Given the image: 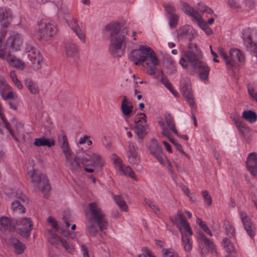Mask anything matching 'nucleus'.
Here are the masks:
<instances>
[{
    "label": "nucleus",
    "mask_w": 257,
    "mask_h": 257,
    "mask_svg": "<svg viewBox=\"0 0 257 257\" xmlns=\"http://www.w3.org/2000/svg\"><path fill=\"white\" fill-rule=\"evenodd\" d=\"M5 100L6 99H12L15 101H19L18 95L16 93L11 91H9L6 95L5 94H4V97H2Z\"/></svg>",
    "instance_id": "53"
},
{
    "label": "nucleus",
    "mask_w": 257,
    "mask_h": 257,
    "mask_svg": "<svg viewBox=\"0 0 257 257\" xmlns=\"http://www.w3.org/2000/svg\"><path fill=\"white\" fill-rule=\"evenodd\" d=\"M164 7L166 12L169 14L170 15L175 14V9L173 6L171 5L170 4H167L164 6Z\"/></svg>",
    "instance_id": "62"
},
{
    "label": "nucleus",
    "mask_w": 257,
    "mask_h": 257,
    "mask_svg": "<svg viewBox=\"0 0 257 257\" xmlns=\"http://www.w3.org/2000/svg\"><path fill=\"white\" fill-rule=\"evenodd\" d=\"M66 157V165L72 172H79L81 170L80 165L77 159L72 158V152Z\"/></svg>",
    "instance_id": "23"
},
{
    "label": "nucleus",
    "mask_w": 257,
    "mask_h": 257,
    "mask_svg": "<svg viewBox=\"0 0 257 257\" xmlns=\"http://www.w3.org/2000/svg\"><path fill=\"white\" fill-rule=\"evenodd\" d=\"M165 121H164L163 120H162L165 123L166 126H167L168 128L178 137H179V134L176 128L175 123L173 117L170 114H167L165 115Z\"/></svg>",
    "instance_id": "30"
},
{
    "label": "nucleus",
    "mask_w": 257,
    "mask_h": 257,
    "mask_svg": "<svg viewBox=\"0 0 257 257\" xmlns=\"http://www.w3.org/2000/svg\"><path fill=\"white\" fill-rule=\"evenodd\" d=\"M23 43L21 36L18 34H14L8 38L7 47L12 51H17L20 50Z\"/></svg>",
    "instance_id": "13"
},
{
    "label": "nucleus",
    "mask_w": 257,
    "mask_h": 257,
    "mask_svg": "<svg viewBox=\"0 0 257 257\" xmlns=\"http://www.w3.org/2000/svg\"><path fill=\"white\" fill-rule=\"evenodd\" d=\"M197 223L199 226L208 235L210 236H212V233L210 229L208 227L206 224L200 218H197Z\"/></svg>",
    "instance_id": "48"
},
{
    "label": "nucleus",
    "mask_w": 257,
    "mask_h": 257,
    "mask_svg": "<svg viewBox=\"0 0 257 257\" xmlns=\"http://www.w3.org/2000/svg\"><path fill=\"white\" fill-rule=\"evenodd\" d=\"M144 201L146 204H147L149 207L152 209L155 213H158L159 212V208L158 206H157L151 200L145 199Z\"/></svg>",
    "instance_id": "55"
},
{
    "label": "nucleus",
    "mask_w": 257,
    "mask_h": 257,
    "mask_svg": "<svg viewBox=\"0 0 257 257\" xmlns=\"http://www.w3.org/2000/svg\"><path fill=\"white\" fill-rule=\"evenodd\" d=\"M34 145L38 147L46 146L48 148H51L55 146V141L54 139H48L44 137L40 138L35 139Z\"/></svg>",
    "instance_id": "26"
},
{
    "label": "nucleus",
    "mask_w": 257,
    "mask_h": 257,
    "mask_svg": "<svg viewBox=\"0 0 257 257\" xmlns=\"http://www.w3.org/2000/svg\"><path fill=\"white\" fill-rule=\"evenodd\" d=\"M121 109L124 116H128L133 111V106L125 96H123L121 104Z\"/></svg>",
    "instance_id": "28"
},
{
    "label": "nucleus",
    "mask_w": 257,
    "mask_h": 257,
    "mask_svg": "<svg viewBox=\"0 0 257 257\" xmlns=\"http://www.w3.org/2000/svg\"><path fill=\"white\" fill-rule=\"evenodd\" d=\"M195 34V32L191 27L185 26L180 29L178 37L181 38L188 39L191 41L194 38Z\"/></svg>",
    "instance_id": "21"
},
{
    "label": "nucleus",
    "mask_w": 257,
    "mask_h": 257,
    "mask_svg": "<svg viewBox=\"0 0 257 257\" xmlns=\"http://www.w3.org/2000/svg\"><path fill=\"white\" fill-rule=\"evenodd\" d=\"M174 145L175 146V147L176 148V149L179 151H180L182 154H183L184 155H185V156L186 157H188V155L187 154H186L184 151H183V149H182V146L179 144L177 142H176L174 144Z\"/></svg>",
    "instance_id": "64"
},
{
    "label": "nucleus",
    "mask_w": 257,
    "mask_h": 257,
    "mask_svg": "<svg viewBox=\"0 0 257 257\" xmlns=\"http://www.w3.org/2000/svg\"><path fill=\"white\" fill-rule=\"evenodd\" d=\"M161 82L163 83L166 88H167L175 96L178 95V92L174 89L172 84L170 81L166 77H163L161 79Z\"/></svg>",
    "instance_id": "45"
},
{
    "label": "nucleus",
    "mask_w": 257,
    "mask_h": 257,
    "mask_svg": "<svg viewBox=\"0 0 257 257\" xmlns=\"http://www.w3.org/2000/svg\"><path fill=\"white\" fill-rule=\"evenodd\" d=\"M201 194L203 197L205 203L208 206H210L212 204V198L209 194L208 191L203 190L201 192Z\"/></svg>",
    "instance_id": "52"
},
{
    "label": "nucleus",
    "mask_w": 257,
    "mask_h": 257,
    "mask_svg": "<svg viewBox=\"0 0 257 257\" xmlns=\"http://www.w3.org/2000/svg\"><path fill=\"white\" fill-rule=\"evenodd\" d=\"M150 153L156 158L159 162L163 164L166 159L161 146L155 138L151 140V143L147 146Z\"/></svg>",
    "instance_id": "7"
},
{
    "label": "nucleus",
    "mask_w": 257,
    "mask_h": 257,
    "mask_svg": "<svg viewBox=\"0 0 257 257\" xmlns=\"http://www.w3.org/2000/svg\"><path fill=\"white\" fill-rule=\"evenodd\" d=\"M246 164L252 175L256 176L257 175V154L254 152L250 153L248 156Z\"/></svg>",
    "instance_id": "18"
},
{
    "label": "nucleus",
    "mask_w": 257,
    "mask_h": 257,
    "mask_svg": "<svg viewBox=\"0 0 257 257\" xmlns=\"http://www.w3.org/2000/svg\"><path fill=\"white\" fill-rule=\"evenodd\" d=\"M6 59L9 64L12 67L22 70L25 67V63L21 59L11 54H8L6 56Z\"/></svg>",
    "instance_id": "22"
},
{
    "label": "nucleus",
    "mask_w": 257,
    "mask_h": 257,
    "mask_svg": "<svg viewBox=\"0 0 257 257\" xmlns=\"http://www.w3.org/2000/svg\"><path fill=\"white\" fill-rule=\"evenodd\" d=\"M162 252L163 257H179L178 253L172 248H163Z\"/></svg>",
    "instance_id": "47"
},
{
    "label": "nucleus",
    "mask_w": 257,
    "mask_h": 257,
    "mask_svg": "<svg viewBox=\"0 0 257 257\" xmlns=\"http://www.w3.org/2000/svg\"><path fill=\"white\" fill-rule=\"evenodd\" d=\"M239 215L244 229L251 238L253 237L255 235V226L251 218L246 212L242 210L239 211Z\"/></svg>",
    "instance_id": "11"
},
{
    "label": "nucleus",
    "mask_w": 257,
    "mask_h": 257,
    "mask_svg": "<svg viewBox=\"0 0 257 257\" xmlns=\"http://www.w3.org/2000/svg\"><path fill=\"white\" fill-rule=\"evenodd\" d=\"M25 86L29 89L32 94H37L39 89L37 85L31 79H26L25 82Z\"/></svg>",
    "instance_id": "36"
},
{
    "label": "nucleus",
    "mask_w": 257,
    "mask_h": 257,
    "mask_svg": "<svg viewBox=\"0 0 257 257\" xmlns=\"http://www.w3.org/2000/svg\"><path fill=\"white\" fill-rule=\"evenodd\" d=\"M229 61H227V67L232 69L233 67L242 64L245 61L243 53L238 49H231L229 51Z\"/></svg>",
    "instance_id": "6"
},
{
    "label": "nucleus",
    "mask_w": 257,
    "mask_h": 257,
    "mask_svg": "<svg viewBox=\"0 0 257 257\" xmlns=\"http://www.w3.org/2000/svg\"><path fill=\"white\" fill-rule=\"evenodd\" d=\"M159 124L162 129L161 134L167 137L169 140L174 145L177 141L173 139L171 137V134L166 127L165 123L162 120L159 121Z\"/></svg>",
    "instance_id": "33"
},
{
    "label": "nucleus",
    "mask_w": 257,
    "mask_h": 257,
    "mask_svg": "<svg viewBox=\"0 0 257 257\" xmlns=\"http://www.w3.org/2000/svg\"><path fill=\"white\" fill-rule=\"evenodd\" d=\"M87 230L90 235L94 236H96L98 233V230L96 226L93 224L88 225L87 227Z\"/></svg>",
    "instance_id": "57"
},
{
    "label": "nucleus",
    "mask_w": 257,
    "mask_h": 257,
    "mask_svg": "<svg viewBox=\"0 0 257 257\" xmlns=\"http://www.w3.org/2000/svg\"><path fill=\"white\" fill-rule=\"evenodd\" d=\"M26 51L28 53V56L30 60L32 62V67L35 70H39L41 68V63L42 61V57L39 51L33 47L26 48Z\"/></svg>",
    "instance_id": "12"
},
{
    "label": "nucleus",
    "mask_w": 257,
    "mask_h": 257,
    "mask_svg": "<svg viewBox=\"0 0 257 257\" xmlns=\"http://www.w3.org/2000/svg\"><path fill=\"white\" fill-rule=\"evenodd\" d=\"M193 70L192 73L195 70L198 72L199 77L201 80H205L208 78L210 68L205 62L199 60Z\"/></svg>",
    "instance_id": "16"
},
{
    "label": "nucleus",
    "mask_w": 257,
    "mask_h": 257,
    "mask_svg": "<svg viewBox=\"0 0 257 257\" xmlns=\"http://www.w3.org/2000/svg\"><path fill=\"white\" fill-rule=\"evenodd\" d=\"M170 220L178 228L187 221L184 215L179 211L176 214L170 218Z\"/></svg>",
    "instance_id": "32"
},
{
    "label": "nucleus",
    "mask_w": 257,
    "mask_h": 257,
    "mask_svg": "<svg viewBox=\"0 0 257 257\" xmlns=\"http://www.w3.org/2000/svg\"><path fill=\"white\" fill-rule=\"evenodd\" d=\"M103 31L109 36V50L114 57H120L123 54L126 44L127 32L120 31V25L117 22H112L106 25Z\"/></svg>",
    "instance_id": "1"
},
{
    "label": "nucleus",
    "mask_w": 257,
    "mask_h": 257,
    "mask_svg": "<svg viewBox=\"0 0 257 257\" xmlns=\"http://www.w3.org/2000/svg\"><path fill=\"white\" fill-rule=\"evenodd\" d=\"M28 174L31 178L34 187L41 191L44 196H46L51 189V185L46 175L36 170L29 171Z\"/></svg>",
    "instance_id": "3"
},
{
    "label": "nucleus",
    "mask_w": 257,
    "mask_h": 257,
    "mask_svg": "<svg viewBox=\"0 0 257 257\" xmlns=\"http://www.w3.org/2000/svg\"><path fill=\"white\" fill-rule=\"evenodd\" d=\"M11 225L10 218L7 217H3L0 219V230L4 231L8 229Z\"/></svg>",
    "instance_id": "44"
},
{
    "label": "nucleus",
    "mask_w": 257,
    "mask_h": 257,
    "mask_svg": "<svg viewBox=\"0 0 257 257\" xmlns=\"http://www.w3.org/2000/svg\"><path fill=\"white\" fill-rule=\"evenodd\" d=\"M112 160L114 164L118 168V170L122 169V160L116 155L113 154L112 156Z\"/></svg>",
    "instance_id": "54"
},
{
    "label": "nucleus",
    "mask_w": 257,
    "mask_h": 257,
    "mask_svg": "<svg viewBox=\"0 0 257 257\" xmlns=\"http://www.w3.org/2000/svg\"><path fill=\"white\" fill-rule=\"evenodd\" d=\"M81 162L84 165H94L102 166L103 164L100 156L95 153H93L91 155L86 154L81 159Z\"/></svg>",
    "instance_id": "15"
},
{
    "label": "nucleus",
    "mask_w": 257,
    "mask_h": 257,
    "mask_svg": "<svg viewBox=\"0 0 257 257\" xmlns=\"http://www.w3.org/2000/svg\"><path fill=\"white\" fill-rule=\"evenodd\" d=\"M248 92L250 96L257 102V92H255L254 88L251 85H248Z\"/></svg>",
    "instance_id": "61"
},
{
    "label": "nucleus",
    "mask_w": 257,
    "mask_h": 257,
    "mask_svg": "<svg viewBox=\"0 0 257 257\" xmlns=\"http://www.w3.org/2000/svg\"><path fill=\"white\" fill-rule=\"evenodd\" d=\"M19 226L18 228L19 233L23 236L29 237L33 228V223L29 218H21L17 221Z\"/></svg>",
    "instance_id": "10"
},
{
    "label": "nucleus",
    "mask_w": 257,
    "mask_h": 257,
    "mask_svg": "<svg viewBox=\"0 0 257 257\" xmlns=\"http://www.w3.org/2000/svg\"><path fill=\"white\" fill-rule=\"evenodd\" d=\"M61 243L68 252L71 253L74 251V247L70 242L63 240H61Z\"/></svg>",
    "instance_id": "51"
},
{
    "label": "nucleus",
    "mask_w": 257,
    "mask_h": 257,
    "mask_svg": "<svg viewBox=\"0 0 257 257\" xmlns=\"http://www.w3.org/2000/svg\"><path fill=\"white\" fill-rule=\"evenodd\" d=\"M224 226L227 235L229 237L234 236L235 233V228L230 222L228 221H225Z\"/></svg>",
    "instance_id": "42"
},
{
    "label": "nucleus",
    "mask_w": 257,
    "mask_h": 257,
    "mask_svg": "<svg viewBox=\"0 0 257 257\" xmlns=\"http://www.w3.org/2000/svg\"><path fill=\"white\" fill-rule=\"evenodd\" d=\"M180 89L184 97L189 104L192 106H193L194 105V97L189 79L185 78L182 80L180 84Z\"/></svg>",
    "instance_id": "8"
},
{
    "label": "nucleus",
    "mask_w": 257,
    "mask_h": 257,
    "mask_svg": "<svg viewBox=\"0 0 257 257\" xmlns=\"http://www.w3.org/2000/svg\"><path fill=\"white\" fill-rule=\"evenodd\" d=\"M179 228L181 233L182 237H183V235L191 237L193 234L191 228L187 221L182 224Z\"/></svg>",
    "instance_id": "37"
},
{
    "label": "nucleus",
    "mask_w": 257,
    "mask_h": 257,
    "mask_svg": "<svg viewBox=\"0 0 257 257\" xmlns=\"http://www.w3.org/2000/svg\"><path fill=\"white\" fill-rule=\"evenodd\" d=\"M11 21V16L8 11L5 10L0 13V21L2 23V25L7 27Z\"/></svg>",
    "instance_id": "35"
},
{
    "label": "nucleus",
    "mask_w": 257,
    "mask_h": 257,
    "mask_svg": "<svg viewBox=\"0 0 257 257\" xmlns=\"http://www.w3.org/2000/svg\"><path fill=\"white\" fill-rule=\"evenodd\" d=\"M10 243L11 245L14 248L15 253L18 254H22L26 249L25 244L21 242L16 237H10Z\"/></svg>",
    "instance_id": "24"
},
{
    "label": "nucleus",
    "mask_w": 257,
    "mask_h": 257,
    "mask_svg": "<svg viewBox=\"0 0 257 257\" xmlns=\"http://www.w3.org/2000/svg\"><path fill=\"white\" fill-rule=\"evenodd\" d=\"M199 60L195 54L190 51H187L184 53V56L181 58L180 64L185 69H188L189 67L193 69Z\"/></svg>",
    "instance_id": "9"
},
{
    "label": "nucleus",
    "mask_w": 257,
    "mask_h": 257,
    "mask_svg": "<svg viewBox=\"0 0 257 257\" xmlns=\"http://www.w3.org/2000/svg\"><path fill=\"white\" fill-rule=\"evenodd\" d=\"M113 199L122 210L126 211L127 205L121 196L115 195L113 196Z\"/></svg>",
    "instance_id": "46"
},
{
    "label": "nucleus",
    "mask_w": 257,
    "mask_h": 257,
    "mask_svg": "<svg viewBox=\"0 0 257 257\" xmlns=\"http://www.w3.org/2000/svg\"><path fill=\"white\" fill-rule=\"evenodd\" d=\"M122 174L125 175H128L131 178H134L135 177V173L132 168L129 166H122V169L119 170Z\"/></svg>",
    "instance_id": "49"
},
{
    "label": "nucleus",
    "mask_w": 257,
    "mask_h": 257,
    "mask_svg": "<svg viewBox=\"0 0 257 257\" xmlns=\"http://www.w3.org/2000/svg\"><path fill=\"white\" fill-rule=\"evenodd\" d=\"M242 117L246 120L252 123L257 119V115L255 112L251 110L244 111L242 113Z\"/></svg>",
    "instance_id": "38"
},
{
    "label": "nucleus",
    "mask_w": 257,
    "mask_h": 257,
    "mask_svg": "<svg viewBox=\"0 0 257 257\" xmlns=\"http://www.w3.org/2000/svg\"><path fill=\"white\" fill-rule=\"evenodd\" d=\"M11 208L13 211L17 214L24 213L26 212L24 205L19 200H15L12 203Z\"/></svg>",
    "instance_id": "34"
},
{
    "label": "nucleus",
    "mask_w": 257,
    "mask_h": 257,
    "mask_svg": "<svg viewBox=\"0 0 257 257\" xmlns=\"http://www.w3.org/2000/svg\"><path fill=\"white\" fill-rule=\"evenodd\" d=\"M137 145L133 142H129L128 151V161L133 164H137L139 161V155L137 151Z\"/></svg>",
    "instance_id": "19"
},
{
    "label": "nucleus",
    "mask_w": 257,
    "mask_h": 257,
    "mask_svg": "<svg viewBox=\"0 0 257 257\" xmlns=\"http://www.w3.org/2000/svg\"><path fill=\"white\" fill-rule=\"evenodd\" d=\"M200 23V27L205 31L207 35H210L212 33V30L207 26V24L204 22H199Z\"/></svg>",
    "instance_id": "58"
},
{
    "label": "nucleus",
    "mask_w": 257,
    "mask_h": 257,
    "mask_svg": "<svg viewBox=\"0 0 257 257\" xmlns=\"http://www.w3.org/2000/svg\"><path fill=\"white\" fill-rule=\"evenodd\" d=\"M129 58L136 65L142 63L148 74L153 75L156 74L157 70L156 66L159 64V61L155 52L151 48L141 45L138 49L131 52Z\"/></svg>",
    "instance_id": "2"
},
{
    "label": "nucleus",
    "mask_w": 257,
    "mask_h": 257,
    "mask_svg": "<svg viewBox=\"0 0 257 257\" xmlns=\"http://www.w3.org/2000/svg\"><path fill=\"white\" fill-rule=\"evenodd\" d=\"M147 124L144 125L141 124H138L136 126V133L138 137L142 139L147 135L146 132Z\"/></svg>",
    "instance_id": "40"
},
{
    "label": "nucleus",
    "mask_w": 257,
    "mask_h": 257,
    "mask_svg": "<svg viewBox=\"0 0 257 257\" xmlns=\"http://www.w3.org/2000/svg\"><path fill=\"white\" fill-rule=\"evenodd\" d=\"M81 251L82 252V254H83V257H89V254H88V248L85 245L82 244L81 246Z\"/></svg>",
    "instance_id": "63"
},
{
    "label": "nucleus",
    "mask_w": 257,
    "mask_h": 257,
    "mask_svg": "<svg viewBox=\"0 0 257 257\" xmlns=\"http://www.w3.org/2000/svg\"><path fill=\"white\" fill-rule=\"evenodd\" d=\"M198 239L200 240L201 243L206 247L208 250L213 251L216 249V246L213 241L207 238L202 232H198Z\"/></svg>",
    "instance_id": "25"
},
{
    "label": "nucleus",
    "mask_w": 257,
    "mask_h": 257,
    "mask_svg": "<svg viewBox=\"0 0 257 257\" xmlns=\"http://www.w3.org/2000/svg\"><path fill=\"white\" fill-rule=\"evenodd\" d=\"M223 246L226 248L227 251L231 257H236L237 253L233 244L227 238H224L223 239Z\"/></svg>",
    "instance_id": "31"
},
{
    "label": "nucleus",
    "mask_w": 257,
    "mask_h": 257,
    "mask_svg": "<svg viewBox=\"0 0 257 257\" xmlns=\"http://www.w3.org/2000/svg\"><path fill=\"white\" fill-rule=\"evenodd\" d=\"M63 239H61L59 237L54 233H51L50 234V236L49 238V242L53 245L57 246L60 242L61 243V240Z\"/></svg>",
    "instance_id": "50"
},
{
    "label": "nucleus",
    "mask_w": 257,
    "mask_h": 257,
    "mask_svg": "<svg viewBox=\"0 0 257 257\" xmlns=\"http://www.w3.org/2000/svg\"><path fill=\"white\" fill-rule=\"evenodd\" d=\"M2 121L3 122L5 127L9 131V133H10L11 135L13 137H15V134L13 132V131L12 130L11 128V124L9 122V121L7 120L6 117L4 118V119H2Z\"/></svg>",
    "instance_id": "59"
},
{
    "label": "nucleus",
    "mask_w": 257,
    "mask_h": 257,
    "mask_svg": "<svg viewBox=\"0 0 257 257\" xmlns=\"http://www.w3.org/2000/svg\"><path fill=\"white\" fill-rule=\"evenodd\" d=\"M179 16L177 15L174 14L170 15L169 17V25L172 27H175L178 23Z\"/></svg>",
    "instance_id": "56"
},
{
    "label": "nucleus",
    "mask_w": 257,
    "mask_h": 257,
    "mask_svg": "<svg viewBox=\"0 0 257 257\" xmlns=\"http://www.w3.org/2000/svg\"><path fill=\"white\" fill-rule=\"evenodd\" d=\"M39 31L37 37L39 39L48 41L52 38L56 33L57 28L51 23H40L39 25Z\"/></svg>",
    "instance_id": "5"
},
{
    "label": "nucleus",
    "mask_w": 257,
    "mask_h": 257,
    "mask_svg": "<svg viewBox=\"0 0 257 257\" xmlns=\"http://www.w3.org/2000/svg\"><path fill=\"white\" fill-rule=\"evenodd\" d=\"M182 240L185 250L187 252H190L192 248V242L191 240V237L183 235Z\"/></svg>",
    "instance_id": "41"
},
{
    "label": "nucleus",
    "mask_w": 257,
    "mask_h": 257,
    "mask_svg": "<svg viewBox=\"0 0 257 257\" xmlns=\"http://www.w3.org/2000/svg\"><path fill=\"white\" fill-rule=\"evenodd\" d=\"M58 142L65 156H68L71 153L67 136L64 131H61L58 137Z\"/></svg>",
    "instance_id": "17"
},
{
    "label": "nucleus",
    "mask_w": 257,
    "mask_h": 257,
    "mask_svg": "<svg viewBox=\"0 0 257 257\" xmlns=\"http://www.w3.org/2000/svg\"><path fill=\"white\" fill-rule=\"evenodd\" d=\"M244 44L248 51L254 53L257 58V42L253 43L250 35H243Z\"/></svg>",
    "instance_id": "27"
},
{
    "label": "nucleus",
    "mask_w": 257,
    "mask_h": 257,
    "mask_svg": "<svg viewBox=\"0 0 257 257\" xmlns=\"http://www.w3.org/2000/svg\"><path fill=\"white\" fill-rule=\"evenodd\" d=\"M65 50L68 57L75 58L78 57V47L72 41H68L65 43Z\"/></svg>",
    "instance_id": "20"
},
{
    "label": "nucleus",
    "mask_w": 257,
    "mask_h": 257,
    "mask_svg": "<svg viewBox=\"0 0 257 257\" xmlns=\"http://www.w3.org/2000/svg\"><path fill=\"white\" fill-rule=\"evenodd\" d=\"M7 32L4 29H0V58L4 57L6 53V46L3 45V40L6 35Z\"/></svg>",
    "instance_id": "39"
},
{
    "label": "nucleus",
    "mask_w": 257,
    "mask_h": 257,
    "mask_svg": "<svg viewBox=\"0 0 257 257\" xmlns=\"http://www.w3.org/2000/svg\"><path fill=\"white\" fill-rule=\"evenodd\" d=\"M89 210L92 219L97 223L100 231L107 228V220L105 215L96 202H93L88 204Z\"/></svg>",
    "instance_id": "4"
},
{
    "label": "nucleus",
    "mask_w": 257,
    "mask_h": 257,
    "mask_svg": "<svg viewBox=\"0 0 257 257\" xmlns=\"http://www.w3.org/2000/svg\"><path fill=\"white\" fill-rule=\"evenodd\" d=\"M183 10L184 12L189 16L192 17L198 22L201 21V17L199 13L194 8L189 6L187 4L184 3L183 5Z\"/></svg>",
    "instance_id": "29"
},
{
    "label": "nucleus",
    "mask_w": 257,
    "mask_h": 257,
    "mask_svg": "<svg viewBox=\"0 0 257 257\" xmlns=\"http://www.w3.org/2000/svg\"><path fill=\"white\" fill-rule=\"evenodd\" d=\"M11 88L10 86L7 83L4 77L0 76V93L2 97H4L5 91Z\"/></svg>",
    "instance_id": "43"
},
{
    "label": "nucleus",
    "mask_w": 257,
    "mask_h": 257,
    "mask_svg": "<svg viewBox=\"0 0 257 257\" xmlns=\"http://www.w3.org/2000/svg\"><path fill=\"white\" fill-rule=\"evenodd\" d=\"M68 25L71 29L75 32L77 36L81 40L83 43H85L86 37L84 32L81 27H82L81 24H79L78 21L72 18L71 20L67 22Z\"/></svg>",
    "instance_id": "14"
},
{
    "label": "nucleus",
    "mask_w": 257,
    "mask_h": 257,
    "mask_svg": "<svg viewBox=\"0 0 257 257\" xmlns=\"http://www.w3.org/2000/svg\"><path fill=\"white\" fill-rule=\"evenodd\" d=\"M48 222L51 224L53 228L56 231L59 230V227L58 225L57 221L52 216H49L48 218Z\"/></svg>",
    "instance_id": "60"
}]
</instances>
